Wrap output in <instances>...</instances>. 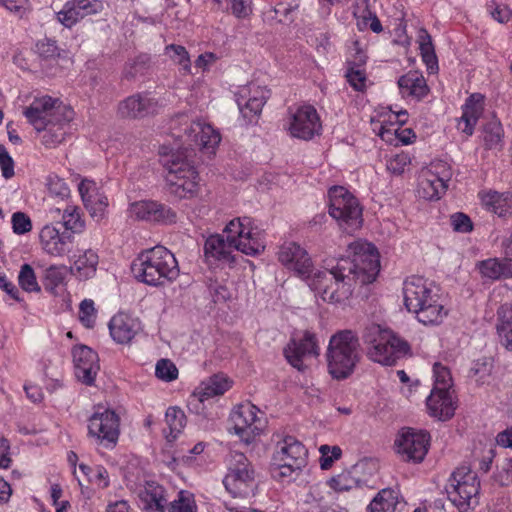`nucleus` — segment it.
<instances>
[{
    "label": "nucleus",
    "instance_id": "7c9ffc66",
    "mask_svg": "<svg viewBox=\"0 0 512 512\" xmlns=\"http://www.w3.org/2000/svg\"><path fill=\"white\" fill-rule=\"evenodd\" d=\"M426 405L430 416L441 421L450 419L456 409L451 391H431Z\"/></svg>",
    "mask_w": 512,
    "mask_h": 512
},
{
    "label": "nucleus",
    "instance_id": "f704fd0d",
    "mask_svg": "<svg viewBox=\"0 0 512 512\" xmlns=\"http://www.w3.org/2000/svg\"><path fill=\"white\" fill-rule=\"evenodd\" d=\"M496 331L499 343L512 352V305L503 304L498 308Z\"/></svg>",
    "mask_w": 512,
    "mask_h": 512
},
{
    "label": "nucleus",
    "instance_id": "4c0bfd02",
    "mask_svg": "<svg viewBox=\"0 0 512 512\" xmlns=\"http://www.w3.org/2000/svg\"><path fill=\"white\" fill-rule=\"evenodd\" d=\"M399 504V491L392 488H384L372 499L367 507V511L395 512Z\"/></svg>",
    "mask_w": 512,
    "mask_h": 512
},
{
    "label": "nucleus",
    "instance_id": "4d7b16f0",
    "mask_svg": "<svg viewBox=\"0 0 512 512\" xmlns=\"http://www.w3.org/2000/svg\"><path fill=\"white\" fill-rule=\"evenodd\" d=\"M12 229L15 234L23 235L32 230V222L30 217L24 212H15L11 218Z\"/></svg>",
    "mask_w": 512,
    "mask_h": 512
},
{
    "label": "nucleus",
    "instance_id": "393cba45",
    "mask_svg": "<svg viewBox=\"0 0 512 512\" xmlns=\"http://www.w3.org/2000/svg\"><path fill=\"white\" fill-rule=\"evenodd\" d=\"M230 387L229 379L221 374H215L202 381L189 398L190 410L199 413L198 404H203L212 397L223 395Z\"/></svg>",
    "mask_w": 512,
    "mask_h": 512
},
{
    "label": "nucleus",
    "instance_id": "e433bc0d",
    "mask_svg": "<svg viewBox=\"0 0 512 512\" xmlns=\"http://www.w3.org/2000/svg\"><path fill=\"white\" fill-rule=\"evenodd\" d=\"M486 208L497 214L499 217H506L512 214V193H499L490 191L482 198Z\"/></svg>",
    "mask_w": 512,
    "mask_h": 512
},
{
    "label": "nucleus",
    "instance_id": "423d86ee",
    "mask_svg": "<svg viewBox=\"0 0 512 512\" xmlns=\"http://www.w3.org/2000/svg\"><path fill=\"white\" fill-rule=\"evenodd\" d=\"M363 341L367 345L368 358L381 365H395L400 358L411 352L406 340L375 324L365 329Z\"/></svg>",
    "mask_w": 512,
    "mask_h": 512
},
{
    "label": "nucleus",
    "instance_id": "1a4fd4ad",
    "mask_svg": "<svg viewBox=\"0 0 512 512\" xmlns=\"http://www.w3.org/2000/svg\"><path fill=\"white\" fill-rule=\"evenodd\" d=\"M255 471L242 452H231L228 461V473L223 479L227 491L234 497L245 496L246 489L254 482Z\"/></svg>",
    "mask_w": 512,
    "mask_h": 512
},
{
    "label": "nucleus",
    "instance_id": "680f3d73",
    "mask_svg": "<svg viewBox=\"0 0 512 512\" xmlns=\"http://www.w3.org/2000/svg\"><path fill=\"white\" fill-rule=\"evenodd\" d=\"M47 188L49 192L55 196L64 198L69 195V188L66 182L56 175H50L47 178Z\"/></svg>",
    "mask_w": 512,
    "mask_h": 512
},
{
    "label": "nucleus",
    "instance_id": "412c9836",
    "mask_svg": "<svg viewBox=\"0 0 512 512\" xmlns=\"http://www.w3.org/2000/svg\"><path fill=\"white\" fill-rule=\"evenodd\" d=\"M439 291L436 285L421 276L408 277L403 282L404 305L410 312L427 298L431 300L432 297H436Z\"/></svg>",
    "mask_w": 512,
    "mask_h": 512
},
{
    "label": "nucleus",
    "instance_id": "6e6d98bb",
    "mask_svg": "<svg viewBox=\"0 0 512 512\" xmlns=\"http://www.w3.org/2000/svg\"><path fill=\"white\" fill-rule=\"evenodd\" d=\"M108 206V199L104 195H100L98 192L94 195L93 199L85 205L92 218L97 221L103 219L106 208Z\"/></svg>",
    "mask_w": 512,
    "mask_h": 512
},
{
    "label": "nucleus",
    "instance_id": "6ab92c4d",
    "mask_svg": "<svg viewBox=\"0 0 512 512\" xmlns=\"http://www.w3.org/2000/svg\"><path fill=\"white\" fill-rule=\"evenodd\" d=\"M129 213L131 217L138 220L165 225L177 222V213L171 207L152 200L132 203L129 207Z\"/></svg>",
    "mask_w": 512,
    "mask_h": 512
},
{
    "label": "nucleus",
    "instance_id": "7ed1b4c3",
    "mask_svg": "<svg viewBox=\"0 0 512 512\" xmlns=\"http://www.w3.org/2000/svg\"><path fill=\"white\" fill-rule=\"evenodd\" d=\"M135 278L150 286H163L179 276L178 262L164 246H155L141 252L132 262Z\"/></svg>",
    "mask_w": 512,
    "mask_h": 512
},
{
    "label": "nucleus",
    "instance_id": "bf43d9fd",
    "mask_svg": "<svg viewBox=\"0 0 512 512\" xmlns=\"http://www.w3.org/2000/svg\"><path fill=\"white\" fill-rule=\"evenodd\" d=\"M95 308L94 302L91 299H85L81 302L79 307V319L84 326L90 328L95 323Z\"/></svg>",
    "mask_w": 512,
    "mask_h": 512
},
{
    "label": "nucleus",
    "instance_id": "72a5a7b5",
    "mask_svg": "<svg viewBox=\"0 0 512 512\" xmlns=\"http://www.w3.org/2000/svg\"><path fill=\"white\" fill-rule=\"evenodd\" d=\"M72 111H67V114L62 116V121H53L51 123H46L45 128H42V144L47 148H53L57 145L61 144L67 133L66 126L72 119Z\"/></svg>",
    "mask_w": 512,
    "mask_h": 512
},
{
    "label": "nucleus",
    "instance_id": "338daca9",
    "mask_svg": "<svg viewBox=\"0 0 512 512\" xmlns=\"http://www.w3.org/2000/svg\"><path fill=\"white\" fill-rule=\"evenodd\" d=\"M36 52L44 58H53L58 55V47L55 40L43 39L36 43Z\"/></svg>",
    "mask_w": 512,
    "mask_h": 512
},
{
    "label": "nucleus",
    "instance_id": "49530a36",
    "mask_svg": "<svg viewBox=\"0 0 512 512\" xmlns=\"http://www.w3.org/2000/svg\"><path fill=\"white\" fill-rule=\"evenodd\" d=\"M434 385L431 391H451L452 377L449 369L439 362L433 365Z\"/></svg>",
    "mask_w": 512,
    "mask_h": 512
},
{
    "label": "nucleus",
    "instance_id": "69168bd1",
    "mask_svg": "<svg viewBox=\"0 0 512 512\" xmlns=\"http://www.w3.org/2000/svg\"><path fill=\"white\" fill-rule=\"evenodd\" d=\"M0 167L2 176L5 179H10L14 176V160L3 145H0Z\"/></svg>",
    "mask_w": 512,
    "mask_h": 512
},
{
    "label": "nucleus",
    "instance_id": "4be33fe9",
    "mask_svg": "<svg viewBox=\"0 0 512 512\" xmlns=\"http://www.w3.org/2000/svg\"><path fill=\"white\" fill-rule=\"evenodd\" d=\"M284 355L294 368L302 370L304 368V359L319 355V347L315 335L306 331L302 338H292L284 349Z\"/></svg>",
    "mask_w": 512,
    "mask_h": 512
},
{
    "label": "nucleus",
    "instance_id": "c85d7f7f",
    "mask_svg": "<svg viewBox=\"0 0 512 512\" xmlns=\"http://www.w3.org/2000/svg\"><path fill=\"white\" fill-rule=\"evenodd\" d=\"M484 96L480 93L471 94L462 106V116L459 118L457 128L467 136L474 132L475 125L483 111Z\"/></svg>",
    "mask_w": 512,
    "mask_h": 512
},
{
    "label": "nucleus",
    "instance_id": "e2e57ef3",
    "mask_svg": "<svg viewBox=\"0 0 512 512\" xmlns=\"http://www.w3.org/2000/svg\"><path fill=\"white\" fill-rule=\"evenodd\" d=\"M230 6L232 14L241 19L247 18L251 13V0H226Z\"/></svg>",
    "mask_w": 512,
    "mask_h": 512
},
{
    "label": "nucleus",
    "instance_id": "79ce46f5",
    "mask_svg": "<svg viewBox=\"0 0 512 512\" xmlns=\"http://www.w3.org/2000/svg\"><path fill=\"white\" fill-rule=\"evenodd\" d=\"M327 485L336 492H347L359 487L360 480L353 475L352 470H345L331 477Z\"/></svg>",
    "mask_w": 512,
    "mask_h": 512
},
{
    "label": "nucleus",
    "instance_id": "bb28decb",
    "mask_svg": "<svg viewBox=\"0 0 512 512\" xmlns=\"http://www.w3.org/2000/svg\"><path fill=\"white\" fill-rule=\"evenodd\" d=\"M165 488L155 481H145L137 488L138 506L142 510L164 512L167 504Z\"/></svg>",
    "mask_w": 512,
    "mask_h": 512
},
{
    "label": "nucleus",
    "instance_id": "864d4df0",
    "mask_svg": "<svg viewBox=\"0 0 512 512\" xmlns=\"http://www.w3.org/2000/svg\"><path fill=\"white\" fill-rule=\"evenodd\" d=\"M166 52L170 55L174 62L182 66V69L185 72H190V57L184 46L170 44L166 47Z\"/></svg>",
    "mask_w": 512,
    "mask_h": 512
},
{
    "label": "nucleus",
    "instance_id": "f03ea898",
    "mask_svg": "<svg viewBox=\"0 0 512 512\" xmlns=\"http://www.w3.org/2000/svg\"><path fill=\"white\" fill-rule=\"evenodd\" d=\"M223 235H211L205 241L204 254L210 260L222 263H234V250L249 256H256L264 251L265 239L261 229L254 226L249 217L231 220L225 227Z\"/></svg>",
    "mask_w": 512,
    "mask_h": 512
},
{
    "label": "nucleus",
    "instance_id": "f3484780",
    "mask_svg": "<svg viewBox=\"0 0 512 512\" xmlns=\"http://www.w3.org/2000/svg\"><path fill=\"white\" fill-rule=\"evenodd\" d=\"M278 260L302 279H310L313 264L307 251L295 242H285L278 251Z\"/></svg>",
    "mask_w": 512,
    "mask_h": 512
},
{
    "label": "nucleus",
    "instance_id": "aec40b11",
    "mask_svg": "<svg viewBox=\"0 0 512 512\" xmlns=\"http://www.w3.org/2000/svg\"><path fill=\"white\" fill-rule=\"evenodd\" d=\"M103 8L102 0H69L56 17L64 27L72 28L85 17L99 14Z\"/></svg>",
    "mask_w": 512,
    "mask_h": 512
},
{
    "label": "nucleus",
    "instance_id": "8fccbe9b",
    "mask_svg": "<svg viewBox=\"0 0 512 512\" xmlns=\"http://www.w3.org/2000/svg\"><path fill=\"white\" fill-rule=\"evenodd\" d=\"M272 476L277 480L291 481L302 471L304 467L294 468L295 464L272 461Z\"/></svg>",
    "mask_w": 512,
    "mask_h": 512
},
{
    "label": "nucleus",
    "instance_id": "c9c22d12",
    "mask_svg": "<svg viewBox=\"0 0 512 512\" xmlns=\"http://www.w3.org/2000/svg\"><path fill=\"white\" fill-rule=\"evenodd\" d=\"M479 269L483 277L491 280L512 278V259L505 258L499 260L497 258H490L482 261L479 264Z\"/></svg>",
    "mask_w": 512,
    "mask_h": 512
},
{
    "label": "nucleus",
    "instance_id": "9b49d317",
    "mask_svg": "<svg viewBox=\"0 0 512 512\" xmlns=\"http://www.w3.org/2000/svg\"><path fill=\"white\" fill-rule=\"evenodd\" d=\"M120 418L111 409H98L88 419V435L105 447H114L120 434Z\"/></svg>",
    "mask_w": 512,
    "mask_h": 512
},
{
    "label": "nucleus",
    "instance_id": "c03bdc74",
    "mask_svg": "<svg viewBox=\"0 0 512 512\" xmlns=\"http://www.w3.org/2000/svg\"><path fill=\"white\" fill-rule=\"evenodd\" d=\"M66 267L52 265L45 270L43 285L47 291L56 294V289L63 285L66 278Z\"/></svg>",
    "mask_w": 512,
    "mask_h": 512
},
{
    "label": "nucleus",
    "instance_id": "a18cd8bd",
    "mask_svg": "<svg viewBox=\"0 0 512 512\" xmlns=\"http://www.w3.org/2000/svg\"><path fill=\"white\" fill-rule=\"evenodd\" d=\"M165 420L170 430L169 436L172 439H175L186 425L184 412L176 406H171L167 409Z\"/></svg>",
    "mask_w": 512,
    "mask_h": 512
},
{
    "label": "nucleus",
    "instance_id": "ea45409f",
    "mask_svg": "<svg viewBox=\"0 0 512 512\" xmlns=\"http://www.w3.org/2000/svg\"><path fill=\"white\" fill-rule=\"evenodd\" d=\"M494 368V361L491 357H482L473 362L468 376L483 385L489 383Z\"/></svg>",
    "mask_w": 512,
    "mask_h": 512
},
{
    "label": "nucleus",
    "instance_id": "603ef678",
    "mask_svg": "<svg viewBox=\"0 0 512 512\" xmlns=\"http://www.w3.org/2000/svg\"><path fill=\"white\" fill-rule=\"evenodd\" d=\"M155 375L163 381L170 382L177 379L178 369L171 360L160 359L155 367Z\"/></svg>",
    "mask_w": 512,
    "mask_h": 512
},
{
    "label": "nucleus",
    "instance_id": "c756f323",
    "mask_svg": "<svg viewBox=\"0 0 512 512\" xmlns=\"http://www.w3.org/2000/svg\"><path fill=\"white\" fill-rule=\"evenodd\" d=\"M415 314L416 319L424 325H439L447 316L448 311L442 304L440 293L436 297L428 298L422 301L416 309L411 310Z\"/></svg>",
    "mask_w": 512,
    "mask_h": 512
},
{
    "label": "nucleus",
    "instance_id": "f257e3e1",
    "mask_svg": "<svg viewBox=\"0 0 512 512\" xmlns=\"http://www.w3.org/2000/svg\"><path fill=\"white\" fill-rule=\"evenodd\" d=\"M380 271L379 254L376 248L361 241L351 243L346 256L327 263L325 270L314 274L309 286L323 301L332 304L345 303L357 284L366 285L375 281Z\"/></svg>",
    "mask_w": 512,
    "mask_h": 512
},
{
    "label": "nucleus",
    "instance_id": "774afa93",
    "mask_svg": "<svg viewBox=\"0 0 512 512\" xmlns=\"http://www.w3.org/2000/svg\"><path fill=\"white\" fill-rule=\"evenodd\" d=\"M149 58L146 55L137 57L133 63L129 64L124 70V77L128 80L134 79L137 74H142Z\"/></svg>",
    "mask_w": 512,
    "mask_h": 512
},
{
    "label": "nucleus",
    "instance_id": "a211bd4d",
    "mask_svg": "<svg viewBox=\"0 0 512 512\" xmlns=\"http://www.w3.org/2000/svg\"><path fill=\"white\" fill-rule=\"evenodd\" d=\"M162 105L148 93H136L126 97L118 104V114L121 118L140 119L157 114Z\"/></svg>",
    "mask_w": 512,
    "mask_h": 512
},
{
    "label": "nucleus",
    "instance_id": "3c124183",
    "mask_svg": "<svg viewBox=\"0 0 512 512\" xmlns=\"http://www.w3.org/2000/svg\"><path fill=\"white\" fill-rule=\"evenodd\" d=\"M79 468L89 476L91 482L97 484L100 488L104 489L109 486V475L103 466H96L92 469L87 465L81 464Z\"/></svg>",
    "mask_w": 512,
    "mask_h": 512
},
{
    "label": "nucleus",
    "instance_id": "cd10ccee",
    "mask_svg": "<svg viewBox=\"0 0 512 512\" xmlns=\"http://www.w3.org/2000/svg\"><path fill=\"white\" fill-rule=\"evenodd\" d=\"M109 330L114 341L127 344L141 331V322L137 318L120 313L110 320Z\"/></svg>",
    "mask_w": 512,
    "mask_h": 512
},
{
    "label": "nucleus",
    "instance_id": "5fc2aeb1",
    "mask_svg": "<svg viewBox=\"0 0 512 512\" xmlns=\"http://www.w3.org/2000/svg\"><path fill=\"white\" fill-rule=\"evenodd\" d=\"M320 467L323 470L329 469L334 461L338 460L342 455V450L339 446L321 445L319 448Z\"/></svg>",
    "mask_w": 512,
    "mask_h": 512
},
{
    "label": "nucleus",
    "instance_id": "ddd939ff",
    "mask_svg": "<svg viewBox=\"0 0 512 512\" xmlns=\"http://www.w3.org/2000/svg\"><path fill=\"white\" fill-rule=\"evenodd\" d=\"M429 440L427 432L407 428L395 440L396 451L404 461L420 463L428 452Z\"/></svg>",
    "mask_w": 512,
    "mask_h": 512
},
{
    "label": "nucleus",
    "instance_id": "9d476101",
    "mask_svg": "<svg viewBox=\"0 0 512 512\" xmlns=\"http://www.w3.org/2000/svg\"><path fill=\"white\" fill-rule=\"evenodd\" d=\"M230 420L235 434L246 442L259 435L266 424L264 413L251 402L237 405L230 414Z\"/></svg>",
    "mask_w": 512,
    "mask_h": 512
},
{
    "label": "nucleus",
    "instance_id": "20e7f679",
    "mask_svg": "<svg viewBox=\"0 0 512 512\" xmlns=\"http://www.w3.org/2000/svg\"><path fill=\"white\" fill-rule=\"evenodd\" d=\"M361 359L359 338L351 330L331 336L326 352L327 368L332 378L343 380L355 370Z\"/></svg>",
    "mask_w": 512,
    "mask_h": 512
},
{
    "label": "nucleus",
    "instance_id": "de8ad7c7",
    "mask_svg": "<svg viewBox=\"0 0 512 512\" xmlns=\"http://www.w3.org/2000/svg\"><path fill=\"white\" fill-rule=\"evenodd\" d=\"M169 511L197 512V505L195 502L194 494L186 490H181L178 493L177 499L171 502Z\"/></svg>",
    "mask_w": 512,
    "mask_h": 512
},
{
    "label": "nucleus",
    "instance_id": "0e129e2a",
    "mask_svg": "<svg viewBox=\"0 0 512 512\" xmlns=\"http://www.w3.org/2000/svg\"><path fill=\"white\" fill-rule=\"evenodd\" d=\"M346 78L349 84L356 90L362 91L365 88V73L359 68L349 67L346 72Z\"/></svg>",
    "mask_w": 512,
    "mask_h": 512
},
{
    "label": "nucleus",
    "instance_id": "6e6552de",
    "mask_svg": "<svg viewBox=\"0 0 512 512\" xmlns=\"http://www.w3.org/2000/svg\"><path fill=\"white\" fill-rule=\"evenodd\" d=\"M329 214L339 226L352 233L362 226V207L358 199L343 186L329 189Z\"/></svg>",
    "mask_w": 512,
    "mask_h": 512
},
{
    "label": "nucleus",
    "instance_id": "473e14b6",
    "mask_svg": "<svg viewBox=\"0 0 512 512\" xmlns=\"http://www.w3.org/2000/svg\"><path fill=\"white\" fill-rule=\"evenodd\" d=\"M398 87L402 96L421 100L429 93L430 89L426 79L417 71H409L398 79Z\"/></svg>",
    "mask_w": 512,
    "mask_h": 512
},
{
    "label": "nucleus",
    "instance_id": "dca6fc26",
    "mask_svg": "<svg viewBox=\"0 0 512 512\" xmlns=\"http://www.w3.org/2000/svg\"><path fill=\"white\" fill-rule=\"evenodd\" d=\"M450 177L449 169L444 165H431L421 171L418 194L426 200H438L447 190Z\"/></svg>",
    "mask_w": 512,
    "mask_h": 512
},
{
    "label": "nucleus",
    "instance_id": "052dcab7",
    "mask_svg": "<svg viewBox=\"0 0 512 512\" xmlns=\"http://www.w3.org/2000/svg\"><path fill=\"white\" fill-rule=\"evenodd\" d=\"M453 230L459 233H469L473 230L470 217L462 212H457L450 217Z\"/></svg>",
    "mask_w": 512,
    "mask_h": 512
},
{
    "label": "nucleus",
    "instance_id": "a19ab883",
    "mask_svg": "<svg viewBox=\"0 0 512 512\" xmlns=\"http://www.w3.org/2000/svg\"><path fill=\"white\" fill-rule=\"evenodd\" d=\"M503 128L498 120L488 122L483 128V141L486 149L500 150L503 147Z\"/></svg>",
    "mask_w": 512,
    "mask_h": 512
},
{
    "label": "nucleus",
    "instance_id": "b1692460",
    "mask_svg": "<svg viewBox=\"0 0 512 512\" xmlns=\"http://www.w3.org/2000/svg\"><path fill=\"white\" fill-rule=\"evenodd\" d=\"M43 250L54 257H63L72 251L74 236L70 232L60 233L52 225H45L39 234Z\"/></svg>",
    "mask_w": 512,
    "mask_h": 512
},
{
    "label": "nucleus",
    "instance_id": "a878e982",
    "mask_svg": "<svg viewBox=\"0 0 512 512\" xmlns=\"http://www.w3.org/2000/svg\"><path fill=\"white\" fill-rule=\"evenodd\" d=\"M308 451L305 446L293 436L285 437L277 444L272 461L295 464L294 468L305 467Z\"/></svg>",
    "mask_w": 512,
    "mask_h": 512
},
{
    "label": "nucleus",
    "instance_id": "37998d69",
    "mask_svg": "<svg viewBox=\"0 0 512 512\" xmlns=\"http://www.w3.org/2000/svg\"><path fill=\"white\" fill-rule=\"evenodd\" d=\"M63 226L67 231L81 233L85 228V221L82 219L80 208L74 205H67L62 213Z\"/></svg>",
    "mask_w": 512,
    "mask_h": 512
},
{
    "label": "nucleus",
    "instance_id": "13d9d810",
    "mask_svg": "<svg viewBox=\"0 0 512 512\" xmlns=\"http://www.w3.org/2000/svg\"><path fill=\"white\" fill-rule=\"evenodd\" d=\"M410 162V156L403 152L391 157L387 161L386 167L390 173L394 175H400L405 171V168L410 164Z\"/></svg>",
    "mask_w": 512,
    "mask_h": 512
},
{
    "label": "nucleus",
    "instance_id": "0eeeda50",
    "mask_svg": "<svg viewBox=\"0 0 512 512\" xmlns=\"http://www.w3.org/2000/svg\"><path fill=\"white\" fill-rule=\"evenodd\" d=\"M445 489L459 512H470L479 505L480 480L469 466L456 468Z\"/></svg>",
    "mask_w": 512,
    "mask_h": 512
},
{
    "label": "nucleus",
    "instance_id": "2eb2a0df",
    "mask_svg": "<svg viewBox=\"0 0 512 512\" xmlns=\"http://www.w3.org/2000/svg\"><path fill=\"white\" fill-rule=\"evenodd\" d=\"M322 125L316 109L303 105L290 113L289 131L293 137L310 140L320 134Z\"/></svg>",
    "mask_w": 512,
    "mask_h": 512
},
{
    "label": "nucleus",
    "instance_id": "4468645a",
    "mask_svg": "<svg viewBox=\"0 0 512 512\" xmlns=\"http://www.w3.org/2000/svg\"><path fill=\"white\" fill-rule=\"evenodd\" d=\"M270 97V91L254 83L242 87L237 93V104L243 118L247 123L256 122L263 106Z\"/></svg>",
    "mask_w": 512,
    "mask_h": 512
},
{
    "label": "nucleus",
    "instance_id": "f8f14e48",
    "mask_svg": "<svg viewBox=\"0 0 512 512\" xmlns=\"http://www.w3.org/2000/svg\"><path fill=\"white\" fill-rule=\"evenodd\" d=\"M67 111L71 110L62 106L58 99L43 96L34 99L24 110V115L37 131H41L42 128H45L46 123L62 121V116L67 114Z\"/></svg>",
    "mask_w": 512,
    "mask_h": 512
},
{
    "label": "nucleus",
    "instance_id": "39448f33",
    "mask_svg": "<svg viewBox=\"0 0 512 512\" xmlns=\"http://www.w3.org/2000/svg\"><path fill=\"white\" fill-rule=\"evenodd\" d=\"M161 163L167 169L168 192L180 199L191 198L198 193L199 175L195 167L181 152L168 153L165 147L160 150Z\"/></svg>",
    "mask_w": 512,
    "mask_h": 512
},
{
    "label": "nucleus",
    "instance_id": "5701e85b",
    "mask_svg": "<svg viewBox=\"0 0 512 512\" xmlns=\"http://www.w3.org/2000/svg\"><path fill=\"white\" fill-rule=\"evenodd\" d=\"M76 377L86 385H92L100 369L98 355L86 345H77L72 350Z\"/></svg>",
    "mask_w": 512,
    "mask_h": 512
},
{
    "label": "nucleus",
    "instance_id": "09e8293b",
    "mask_svg": "<svg viewBox=\"0 0 512 512\" xmlns=\"http://www.w3.org/2000/svg\"><path fill=\"white\" fill-rule=\"evenodd\" d=\"M18 282L20 287L26 292H40L41 287L37 282L35 272L31 265L23 264L21 266Z\"/></svg>",
    "mask_w": 512,
    "mask_h": 512
},
{
    "label": "nucleus",
    "instance_id": "58836bf2",
    "mask_svg": "<svg viewBox=\"0 0 512 512\" xmlns=\"http://www.w3.org/2000/svg\"><path fill=\"white\" fill-rule=\"evenodd\" d=\"M98 262V254L92 249H87L74 261V268L79 277L87 279L95 274Z\"/></svg>",
    "mask_w": 512,
    "mask_h": 512
},
{
    "label": "nucleus",
    "instance_id": "2f4dec72",
    "mask_svg": "<svg viewBox=\"0 0 512 512\" xmlns=\"http://www.w3.org/2000/svg\"><path fill=\"white\" fill-rule=\"evenodd\" d=\"M187 139L192 141L196 146L206 149H214L221 141L219 132L211 125L193 122L191 126L185 130Z\"/></svg>",
    "mask_w": 512,
    "mask_h": 512
}]
</instances>
